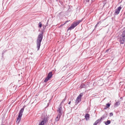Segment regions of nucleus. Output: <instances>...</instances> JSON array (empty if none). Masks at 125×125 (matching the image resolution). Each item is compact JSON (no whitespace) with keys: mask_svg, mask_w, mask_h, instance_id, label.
I'll return each instance as SVG.
<instances>
[{"mask_svg":"<svg viewBox=\"0 0 125 125\" xmlns=\"http://www.w3.org/2000/svg\"><path fill=\"white\" fill-rule=\"evenodd\" d=\"M43 32L40 33L38 36L37 40V50H38L40 49L41 42L43 38Z\"/></svg>","mask_w":125,"mask_h":125,"instance_id":"1","label":"nucleus"},{"mask_svg":"<svg viewBox=\"0 0 125 125\" xmlns=\"http://www.w3.org/2000/svg\"><path fill=\"white\" fill-rule=\"evenodd\" d=\"M119 39L120 43L124 44L125 42V29L121 33Z\"/></svg>","mask_w":125,"mask_h":125,"instance_id":"2","label":"nucleus"},{"mask_svg":"<svg viewBox=\"0 0 125 125\" xmlns=\"http://www.w3.org/2000/svg\"><path fill=\"white\" fill-rule=\"evenodd\" d=\"M25 107V106H24L23 108L20 110L19 112V115L17 118V121H16V123H17L18 124L21 121L22 113Z\"/></svg>","mask_w":125,"mask_h":125,"instance_id":"3","label":"nucleus"},{"mask_svg":"<svg viewBox=\"0 0 125 125\" xmlns=\"http://www.w3.org/2000/svg\"><path fill=\"white\" fill-rule=\"evenodd\" d=\"M62 105L61 103L59 105L58 109L57 110V112L58 113V116H59V117H61L62 115Z\"/></svg>","mask_w":125,"mask_h":125,"instance_id":"4","label":"nucleus"},{"mask_svg":"<svg viewBox=\"0 0 125 125\" xmlns=\"http://www.w3.org/2000/svg\"><path fill=\"white\" fill-rule=\"evenodd\" d=\"M52 75V72H50L48 74L47 77L44 80V82H47L51 78Z\"/></svg>","mask_w":125,"mask_h":125,"instance_id":"5","label":"nucleus"},{"mask_svg":"<svg viewBox=\"0 0 125 125\" xmlns=\"http://www.w3.org/2000/svg\"><path fill=\"white\" fill-rule=\"evenodd\" d=\"M83 93H81L77 97L75 100V103L76 104H77L79 102V99H80V101H81V97L83 96Z\"/></svg>","mask_w":125,"mask_h":125,"instance_id":"6","label":"nucleus"},{"mask_svg":"<svg viewBox=\"0 0 125 125\" xmlns=\"http://www.w3.org/2000/svg\"><path fill=\"white\" fill-rule=\"evenodd\" d=\"M48 121L47 117H44L42 121L40 123L39 125H44V123H46Z\"/></svg>","mask_w":125,"mask_h":125,"instance_id":"7","label":"nucleus"},{"mask_svg":"<svg viewBox=\"0 0 125 125\" xmlns=\"http://www.w3.org/2000/svg\"><path fill=\"white\" fill-rule=\"evenodd\" d=\"M77 26V25L74 21L73 23L71 24L70 26L68 29L67 31L69 30H71L72 29H73Z\"/></svg>","mask_w":125,"mask_h":125,"instance_id":"8","label":"nucleus"},{"mask_svg":"<svg viewBox=\"0 0 125 125\" xmlns=\"http://www.w3.org/2000/svg\"><path fill=\"white\" fill-rule=\"evenodd\" d=\"M121 8V7L119 6L115 10V13L116 15H118L119 13Z\"/></svg>","mask_w":125,"mask_h":125,"instance_id":"9","label":"nucleus"},{"mask_svg":"<svg viewBox=\"0 0 125 125\" xmlns=\"http://www.w3.org/2000/svg\"><path fill=\"white\" fill-rule=\"evenodd\" d=\"M121 101V100H118L117 102H116L114 104L115 107H117L120 104V102Z\"/></svg>","mask_w":125,"mask_h":125,"instance_id":"10","label":"nucleus"},{"mask_svg":"<svg viewBox=\"0 0 125 125\" xmlns=\"http://www.w3.org/2000/svg\"><path fill=\"white\" fill-rule=\"evenodd\" d=\"M107 116V114L105 113L104 114L102 117H101L100 119H100V121L102 119H104L105 118H106Z\"/></svg>","mask_w":125,"mask_h":125,"instance_id":"11","label":"nucleus"},{"mask_svg":"<svg viewBox=\"0 0 125 125\" xmlns=\"http://www.w3.org/2000/svg\"><path fill=\"white\" fill-rule=\"evenodd\" d=\"M100 119H98L94 123L93 125H97V124L100 122Z\"/></svg>","mask_w":125,"mask_h":125,"instance_id":"12","label":"nucleus"},{"mask_svg":"<svg viewBox=\"0 0 125 125\" xmlns=\"http://www.w3.org/2000/svg\"><path fill=\"white\" fill-rule=\"evenodd\" d=\"M90 116V115L88 114H86L85 116V118L86 119V120H88V118Z\"/></svg>","mask_w":125,"mask_h":125,"instance_id":"13","label":"nucleus"},{"mask_svg":"<svg viewBox=\"0 0 125 125\" xmlns=\"http://www.w3.org/2000/svg\"><path fill=\"white\" fill-rule=\"evenodd\" d=\"M105 124L106 125H108L109 124L111 123V121L110 120H108L106 122H104Z\"/></svg>","mask_w":125,"mask_h":125,"instance_id":"14","label":"nucleus"},{"mask_svg":"<svg viewBox=\"0 0 125 125\" xmlns=\"http://www.w3.org/2000/svg\"><path fill=\"white\" fill-rule=\"evenodd\" d=\"M60 117H59V116H58V115L55 119V121L56 122L60 120Z\"/></svg>","mask_w":125,"mask_h":125,"instance_id":"15","label":"nucleus"},{"mask_svg":"<svg viewBox=\"0 0 125 125\" xmlns=\"http://www.w3.org/2000/svg\"><path fill=\"white\" fill-rule=\"evenodd\" d=\"M82 20H79L78 21H75L74 22L77 25L79 23L82 21Z\"/></svg>","mask_w":125,"mask_h":125,"instance_id":"16","label":"nucleus"},{"mask_svg":"<svg viewBox=\"0 0 125 125\" xmlns=\"http://www.w3.org/2000/svg\"><path fill=\"white\" fill-rule=\"evenodd\" d=\"M81 88H84L85 87V85L84 84H82L81 85Z\"/></svg>","mask_w":125,"mask_h":125,"instance_id":"17","label":"nucleus"},{"mask_svg":"<svg viewBox=\"0 0 125 125\" xmlns=\"http://www.w3.org/2000/svg\"><path fill=\"white\" fill-rule=\"evenodd\" d=\"M39 26V28H41L42 26V24L41 22H40L38 24Z\"/></svg>","mask_w":125,"mask_h":125,"instance_id":"18","label":"nucleus"},{"mask_svg":"<svg viewBox=\"0 0 125 125\" xmlns=\"http://www.w3.org/2000/svg\"><path fill=\"white\" fill-rule=\"evenodd\" d=\"M100 23V22H97V24L95 25V28H96L97 27V26L98 24Z\"/></svg>","mask_w":125,"mask_h":125,"instance_id":"19","label":"nucleus"},{"mask_svg":"<svg viewBox=\"0 0 125 125\" xmlns=\"http://www.w3.org/2000/svg\"><path fill=\"white\" fill-rule=\"evenodd\" d=\"M110 104L109 103H108L106 104V106L108 108L110 106Z\"/></svg>","mask_w":125,"mask_h":125,"instance_id":"20","label":"nucleus"},{"mask_svg":"<svg viewBox=\"0 0 125 125\" xmlns=\"http://www.w3.org/2000/svg\"><path fill=\"white\" fill-rule=\"evenodd\" d=\"M113 115V114L112 112L111 113H110V115L109 116L110 117H111Z\"/></svg>","mask_w":125,"mask_h":125,"instance_id":"21","label":"nucleus"},{"mask_svg":"<svg viewBox=\"0 0 125 125\" xmlns=\"http://www.w3.org/2000/svg\"><path fill=\"white\" fill-rule=\"evenodd\" d=\"M65 98L64 99H63V100L61 102V104L62 103H63L65 101Z\"/></svg>","mask_w":125,"mask_h":125,"instance_id":"22","label":"nucleus"},{"mask_svg":"<svg viewBox=\"0 0 125 125\" xmlns=\"http://www.w3.org/2000/svg\"><path fill=\"white\" fill-rule=\"evenodd\" d=\"M68 21H66L63 24H65L66 23H67Z\"/></svg>","mask_w":125,"mask_h":125,"instance_id":"23","label":"nucleus"},{"mask_svg":"<svg viewBox=\"0 0 125 125\" xmlns=\"http://www.w3.org/2000/svg\"><path fill=\"white\" fill-rule=\"evenodd\" d=\"M48 22L45 25V28H46V27L48 25Z\"/></svg>","mask_w":125,"mask_h":125,"instance_id":"24","label":"nucleus"},{"mask_svg":"<svg viewBox=\"0 0 125 125\" xmlns=\"http://www.w3.org/2000/svg\"><path fill=\"white\" fill-rule=\"evenodd\" d=\"M108 108V107L106 106V107H104V109H106L107 108Z\"/></svg>","mask_w":125,"mask_h":125,"instance_id":"25","label":"nucleus"},{"mask_svg":"<svg viewBox=\"0 0 125 125\" xmlns=\"http://www.w3.org/2000/svg\"><path fill=\"white\" fill-rule=\"evenodd\" d=\"M45 25H42V26L43 28L44 29L45 28Z\"/></svg>","mask_w":125,"mask_h":125,"instance_id":"26","label":"nucleus"},{"mask_svg":"<svg viewBox=\"0 0 125 125\" xmlns=\"http://www.w3.org/2000/svg\"><path fill=\"white\" fill-rule=\"evenodd\" d=\"M120 99H121L122 100H123V98L122 97H121L120 98Z\"/></svg>","mask_w":125,"mask_h":125,"instance_id":"27","label":"nucleus"},{"mask_svg":"<svg viewBox=\"0 0 125 125\" xmlns=\"http://www.w3.org/2000/svg\"><path fill=\"white\" fill-rule=\"evenodd\" d=\"M71 103V101H70L68 103V104H70V103Z\"/></svg>","mask_w":125,"mask_h":125,"instance_id":"28","label":"nucleus"},{"mask_svg":"<svg viewBox=\"0 0 125 125\" xmlns=\"http://www.w3.org/2000/svg\"><path fill=\"white\" fill-rule=\"evenodd\" d=\"M86 2H88L89 1V0H86Z\"/></svg>","mask_w":125,"mask_h":125,"instance_id":"29","label":"nucleus"},{"mask_svg":"<svg viewBox=\"0 0 125 125\" xmlns=\"http://www.w3.org/2000/svg\"><path fill=\"white\" fill-rule=\"evenodd\" d=\"M64 25V24H61V25H60V27H61V26H62L63 25Z\"/></svg>","mask_w":125,"mask_h":125,"instance_id":"30","label":"nucleus"},{"mask_svg":"<svg viewBox=\"0 0 125 125\" xmlns=\"http://www.w3.org/2000/svg\"><path fill=\"white\" fill-rule=\"evenodd\" d=\"M109 50L108 49V50H106V52H107Z\"/></svg>","mask_w":125,"mask_h":125,"instance_id":"31","label":"nucleus"},{"mask_svg":"<svg viewBox=\"0 0 125 125\" xmlns=\"http://www.w3.org/2000/svg\"><path fill=\"white\" fill-rule=\"evenodd\" d=\"M1 125H5L3 124H1Z\"/></svg>","mask_w":125,"mask_h":125,"instance_id":"32","label":"nucleus"}]
</instances>
